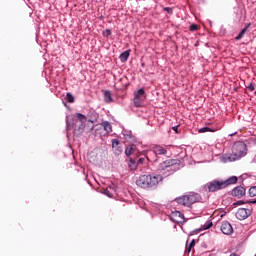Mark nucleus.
I'll return each instance as SVG.
<instances>
[{"label":"nucleus","mask_w":256,"mask_h":256,"mask_svg":"<svg viewBox=\"0 0 256 256\" xmlns=\"http://www.w3.org/2000/svg\"><path fill=\"white\" fill-rule=\"evenodd\" d=\"M163 181V176L144 174L136 180V185L141 189H157V185Z\"/></svg>","instance_id":"1"},{"label":"nucleus","mask_w":256,"mask_h":256,"mask_svg":"<svg viewBox=\"0 0 256 256\" xmlns=\"http://www.w3.org/2000/svg\"><path fill=\"white\" fill-rule=\"evenodd\" d=\"M237 176H232L227 180H213L206 184L209 193H215L216 191H221V189H226L229 185H235L237 183Z\"/></svg>","instance_id":"2"},{"label":"nucleus","mask_w":256,"mask_h":256,"mask_svg":"<svg viewBox=\"0 0 256 256\" xmlns=\"http://www.w3.org/2000/svg\"><path fill=\"white\" fill-rule=\"evenodd\" d=\"M175 201L176 203H178V205H183L184 207H191L193 203H197V201H199V195H184L176 198Z\"/></svg>","instance_id":"3"},{"label":"nucleus","mask_w":256,"mask_h":256,"mask_svg":"<svg viewBox=\"0 0 256 256\" xmlns=\"http://www.w3.org/2000/svg\"><path fill=\"white\" fill-rule=\"evenodd\" d=\"M247 146L243 142H236L232 147V153L234 155V159H241L244 155L247 154Z\"/></svg>","instance_id":"4"},{"label":"nucleus","mask_w":256,"mask_h":256,"mask_svg":"<svg viewBox=\"0 0 256 256\" xmlns=\"http://www.w3.org/2000/svg\"><path fill=\"white\" fill-rule=\"evenodd\" d=\"M175 165H181V160L179 159H168L159 164V171H169V169H173Z\"/></svg>","instance_id":"5"},{"label":"nucleus","mask_w":256,"mask_h":256,"mask_svg":"<svg viewBox=\"0 0 256 256\" xmlns=\"http://www.w3.org/2000/svg\"><path fill=\"white\" fill-rule=\"evenodd\" d=\"M145 90L143 88L139 89L137 92L134 93V105L135 107H142L143 101H145Z\"/></svg>","instance_id":"6"},{"label":"nucleus","mask_w":256,"mask_h":256,"mask_svg":"<svg viewBox=\"0 0 256 256\" xmlns=\"http://www.w3.org/2000/svg\"><path fill=\"white\" fill-rule=\"evenodd\" d=\"M77 119H74L75 123H80L76 131L81 135L83 131H85V124L87 123V116L81 114V113H76Z\"/></svg>","instance_id":"7"},{"label":"nucleus","mask_w":256,"mask_h":256,"mask_svg":"<svg viewBox=\"0 0 256 256\" xmlns=\"http://www.w3.org/2000/svg\"><path fill=\"white\" fill-rule=\"evenodd\" d=\"M236 217L239 221H245L248 217H251V210L246 208H239L236 212Z\"/></svg>","instance_id":"8"},{"label":"nucleus","mask_w":256,"mask_h":256,"mask_svg":"<svg viewBox=\"0 0 256 256\" xmlns=\"http://www.w3.org/2000/svg\"><path fill=\"white\" fill-rule=\"evenodd\" d=\"M97 119H99V114H97L96 112H89L88 114V123H90L89 127V131H93V129H95V125L94 123H97Z\"/></svg>","instance_id":"9"},{"label":"nucleus","mask_w":256,"mask_h":256,"mask_svg":"<svg viewBox=\"0 0 256 256\" xmlns=\"http://www.w3.org/2000/svg\"><path fill=\"white\" fill-rule=\"evenodd\" d=\"M171 221L174 223H183L185 221V216L180 211H174L170 215Z\"/></svg>","instance_id":"10"},{"label":"nucleus","mask_w":256,"mask_h":256,"mask_svg":"<svg viewBox=\"0 0 256 256\" xmlns=\"http://www.w3.org/2000/svg\"><path fill=\"white\" fill-rule=\"evenodd\" d=\"M220 229L224 235H231L233 233V226L227 221L222 222Z\"/></svg>","instance_id":"11"},{"label":"nucleus","mask_w":256,"mask_h":256,"mask_svg":"<svg viewBox=\"0 0 256 256\" xmlns=\"http://www.w3.org/2000/svg\"><path fill=\"white\" fill-rule=\"evenodd\" d=\"M246 193V190L243 186H237L232 190V195L234 197H237L238 199H241V197H244Z\"/></svg>","instance_id":"12"},{"label":"nucleus","mask_w":256,"mask_h":256,"mask_svg":"<svg viewBox=\"0 0 256 256\" xmlns=\"http://www.w3.org/2000/svg\"><path fill=\"white\" fill-rule=\"evenodd\" d=\"M102 193L104 195H107V197L113 198V196L115 195V188L113 187L102 188Z\"/></svg>","instance_id":"13"},{"label":"nucleus","mask_w":256,"mask_h":256,"mask_svg":"<svg viewBox=\"0 0 256 256\" xmlns=\"http://www.w3.org/2000/svg\"><path fill=\"white\" fill-rule=\"evenodd\" d=\"M153 153H155L156 155H167V150L162 146H155L153 148Z\"/></svg>","instance_id":"14"},{"label":"nucleus","mask_w":256,"mask_h":256,"mask_svg":"<svg viewBox=\"0 0 256 256\" xmlns=\"http://www.w3.org/2000/svg\"><path fill=\"white\" fill-rule=\"evenodd\" d=\"M104 101L105 103H113V96L111 95V91H105Z\"/></svg>","instance_id":"15"},{"label":"nucleus","mask_w":256,"mask_h":256,"mask_svg":"<svg viewBox=\"0 0 256 256\" xmlns=\"http://www.w3.org/2000/svg\"><path fill=\"white\" fill-rule=\"evenodd\" d=\"M129 168L132 170V171H135V169H137V167H139V163L137 162V160L133 159V158H130V161H129Z\"/></svg>","instance_id":"16"},{"label":"nucleus","mask_w":256,"mask_h":256,"mask_svg":"<svg viewBox=\"0 0 256 256\" xmlns=\"http://www.w3.org/2000/svg\"><path fill=\"white\" fill-rule=\"evenodd\" d=\"M127 59H129V50L124 51L121 55H120V61L122 63H125L127 61Z\"/></svg>","instance_id":"17"},{"label":"nucleus","mask_w":256,"mask_h":256,"mask_svg":"<svg viewBox=\"0 0 256 256\" xmlns=\"http://www.w3.org/2000/svg\"><path fill=\"white\" fill-rule=\"evenodd\" d=\"M102 126L104 127V131L106 133H111V131H113L111 124L109 122H103Z\"/></svg>","instance_id":"18"},{"label":"nucleus","mask_w":256,"mask_h":256,"mask_svg":"<svg viewBox=\"0 0 256 256\" xmlns=\"http://www.w3.org/2000/svg\"><path fill=\"white\" fill-rule=\"evenodd\" d=\"M247 33V28H244L241 30V32L239 33V35L236 37V41H239L241 39H243V36Z\"/></svg>","instance_id":"19"},{"label":"nucleus","mask_w":256,"mask_h":256,"mask_svg":"<svg viewBox=\"0 0 256 256\" xmlns=\"http://www.w3.org/2000/svg\"><path fill=\"white\" fill-rule=\"evenodd\" d=\"M247 33V28H244L241 30V32L239 33V35L236 37V41H239L241 39H243V36Z\"/></svg>","instance_id":"20"},{"label":"nucleus","mask_w":256,"mask_h":256,"mask_svg":"<svg viewBox=\"0 0 256 256\" xmlns=\"http://www.w3.org/2000/svg\"><path fill=\"white\" fill-rule=\"evenodd\" d=\"M66 100L68 101V103H75V97H73V94L71 93H67Z\"/></svg>","instance_id":"21"},{"label":"nucleus","mask_w":256,"mask_h":256,"mask_svg":"<svg viewBox=\"0 0 256 256\" xmlns=\"http://www.w3.org/2000/svg\"><path fill=\"white\" fill-rule=\"evenodd\" d=\"M193 247H195V240H192L188 247H186V253H191V249H193Z\"/></svg>","instance_id":"22"},{"label":"nucleus","mask_w":256,"mask_h":256,"mask_svg":"<svg viewBox=\"0 0 256 256\" xmlns=\"http://www.w3.org/2000/svg\"><path fill=\"white\" fill-rule=\"evenodd\" d=\"M250 197H256V186H253L248 191Z\"/></svg>","instance_id":"23"},{"label":"nucleus","mask_w":256,"mask_h":256,"mask_svg":"<svg viewBox=\"0 0 256 256\" xmlns=\"http://www.w3.org/2000/svg\"><path fill=\"white\" fill-rule=\"evenodd\" d=\"M125 153L127 157H131V155H133V147H127Z\"/></svg>","instance_id":"24"},{"label":"nucleus","mask_w":256,"mask_h":256,"mask_svg":"<svg viewBox=\"0 0 256 256\" xmlns=\"http://www.w3.org/2000/svg\"><path fill=\"white\" fill-rule=\"evenodd\" d=\"M213 132V131H215V130H212L211 128H209V127H203V128H201L200 130H199V133H207V132Z\"/></svg>","instance_id":"25"},{"label":"nucleus","mask_w":256,"mask_h":256,"mask_svg":"<svg viewBox=\"0 0 256 256\" xmlns=\"http://www.w3.org/2000/svg\"><path fill=\"white\" fill-rule=\"evenodd\" d=\"M213 227V222L208 221L204 224L203 229H211Z\"/></svg>","instance_id":"26"},{"label":"nucleus","mask_w":256,"mask_h":256,"mask_svg":"<svg viewBox=\"0 0 256 256\" xmlns=\"http://www.w3.org/2000/svg\"><path fill=\"white\" fill-rule=\"evenodd\" d=\"M190 31H199V25L197 24H192L190 26Z\"/></svg>","instance_id":"27"},{"label":"nucleus","mask_w":256,"mask_h":256,"mask_svg":"<svg viewBox=\"0 0 256 256\" xmlns=\"http://www.w3.org/2000/svg\"><path fill=\"white\" fill-rule=\"evenodd\" d=\"M112 147H113V148L119 147V140L113 139V140H112Z\"/></svg>","instance_id":"28"},{"label":"nucleus","mask_w":256,"mask_h":256,"mask_svg":"<svg viewBox=\"0 0 256 256\" xmlns=\"http://www.w3.org/2000/svg\"><path fill=\"white\" fill-rule=\"evenodd\" d=\"M237 205H245V201L239 200V201L233 203L234 207H237Z\"/></svg>","instance_id":"29"},{"label":"nucleus","mask_w":256,"mask_h":256,"mask_svg":"<svg viewBox=\"0 0 256 256\" xmlns=\"http://www.w3.org/2000/svg\"><path fill=\"white\" fill-rule=\"evenodd\" d=\"M103 35H104V37H109V35H111V30L106 29V30L103 32Z\"/></svg>","instance_id":"30"},{"label":"nucleus","mask_w":256,"mask_h":256,"mask_svg":"<svg viewBox=\"0 0 256 256\" xmlns=\"http://www.w3.org/2000/svg\"><path fill=\"white\" fill-rule=\"evenodd\" d=\"M137 163H138V165H143V163H145V158H139L137 160Z\"/></svg>","instance_id":"31"},{"label":"nucleus","mask_w":256,"mask_h":256,"mask_svg":"<svg viewBox=\"0 0 256 256\" xmlns=\"http://www.w3.org/2000/svg\"><path fill=\"white\" fill-rule=\"evenodd\" d=\"M248 89H249V91H255V84L251 83V84L248 86Z\"/></svg>","instance_id":"32"},{"label":"nucleus","mask_w":256,"mask_h":256,"mask_svg":"<svg viewBox=\"0 0 256 256\" xmlns=\"http://www.w3.org/2000/svg\"><path fill=\"white\" fill-rule=\"evenodd\" d=\"M67 129H71L73 127V123L69 122V120L66 121Z\"/></svg>","instance_id":"33"},{"label":"nucleus","mask_w":256,"mask_h":256,"mask_svg":"<svg viewBox=\"0 0 256 256\" xmlns=\"http://www.w3.org/2000/svg\"><path fill=\"white\" fill-rule=\"evenodd\" d=\"M164 11H167V13H173V9L169 7L164 8Z\"/></svg>","instance_id":"34"},{"label":"nucleus","mask_w":256,"mask_h":256,"mask_svg":"<svg viewBox=\"0 0 256 256\" xmlns=\"http://www.w3.org/2000/svg\"><path fill=\"white\" fill-rule=\"evenodd\" d=\"M246 203H249V204L255 205V204H256V199H254V200H250V201H247Z\"/></svg>","instance_id":"35"},{"label":"nucleus","mask_w":256,"mask_h":256,"mask_svg":"<svg viewBox=\"0 0 256 256\" xmlns=\"http://www.w3.org/2000/svg\"><path fill=\"white\" fill-rule=\"evenodd\" d=\"M173 131H175L176 133H178L177 129H179V126H174L172 127Z\"/></svg>","instance_id":"36"},{"label":"nucleus","mask_w":256,"mask_h":256,"mask_svg":"<svg viewBox=\"0 0 256 256\" xmlns=\"http://www.w3.org/2000/svg\"><path fill=\"white\" fill-rule=\"evenodd\" d=\"M250 27H251V23H248V24L246 25V27L244 28V29H246V32H247V30H248Z\"/></svg>","instance_id":"37"},{"label":"nucleus","mask_w":256,"mask_h":256,"mask_svg":"<svg viewBox=\"0 0 256 256\" xmlns=\"http://www.w3.org/2000/svg\"><path fill=\"white\" fill-rule=\"evenodd\" d=\"M230 256H239V255H237V254H235V253H232V254H230Z\"/></svg>","instance_id":"38"}]
</instances>
